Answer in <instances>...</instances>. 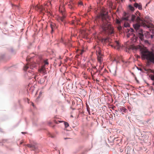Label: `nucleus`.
Returning <instances> with one entry per match:
<instances>
[{
	"label": "nucleus",
	"mask_w": 154,
	"mask_h": 154,
	"mask_svg": "<svg viewBox=\"0 0 154 154\" xmlns=\"http://www.w3.org/2000/svg\"><path fill=\"white\" fill-rule=\"evenodd\" d=\"M123 20H130L133 22H137V23L133 24V26L137 32H138V36L141 40H143L144 38L143 31L140 29V26H143L144 27L149 29L150 31H154V25L151 23V22L146 19L143 20L141 19L137 14L129 16L128 14H125V16L123 18Z\"/></svg>",
	"instance_id": "nucleus-1"
},
{
	"label": "nucleus",
	"mask_w": 154,
	"mask_h": 154,
	"mask_svg": "<svg viewBox=\"0 0 154 154\" xmlns=\"http://www.w3.org/2000/svg\"><path fill=\"white\" fill-rule=\"evenodd\" d=\"M98 17L101 19L102 22L100 26L101 31L104 33L109 35L114 33L113 27L112 26L111 23L108 21L107 12L102 11Z\"/></svg>",
	"instance_id": "nucleus-2"
},
{
	"label": "nucleus",
	"mask_w": 154,
	"mask_h": 154,
	"mask_svg": "<svg viewBox=\"0 0 154 154\" xmlns=\"http://www.w3.org/2000/svg\"><path fill=\"white\" fill-rule=\"evenodd\" d=\"M141 58L143 59H146L154 63V54L147 49H143L141 50Z\"/></svg>",
	"instance_id": "nucleus-3"
},
{
	"label": "nucleus",
	"mask_w": 154,
	"mask_h": 154,
	"mask_svg": "<svg viewBox=\"0 0 154 154\" xmlns=\"http://www.w3.org/2000/svg\"><path fill=\"white\" fill-rule=\"evenodd\" d=\"M64 11V8L63 6H60L59 7V11L63 15L62 17H59L57 18V20L59 22H64V20L66 17L65 15L63 14V12Z\"/></svg>",
	"instance_id": "nucleus-4"
},
{
	"label": "nucleus",
	"mask_w": 154,
	"mask_h": 154,
	"mask_svg": "<svg viewBox=\"0 0 154 154\" xmlns=\"http://www.w3.org/2000/svg\"><path fill=\"white\" fill-rule=\"evenodd\" d=\"M111 39L109 38H104L102 39V41L106 43H108V44H109L112 47L116 46L117 48H119V44L118 42L117 41H115V44L113 45L111 44Z\"/></svg>",
	"instance_id": "nucleus-5"
},
{
	"label": "nucleus",
	"mask_w": 154,
	"mask_h": 154,
	"mask_svg": "<svg viewBox=\"0 0 154 154\" xmlns=\"http://www.w3.org/2000/svg\"><path fill=\"white\" fill-rule=\"evenodd\" d=\"M36 66V63H31L29 65L28 63L24 66L23 69L24 71H26L29 68L31 69H33Z\"/></svg>",
	"instance_id": "nucleus-6"
},
{
	"label": "nucleus",
	"mask_w": 154,
	"mask_h": 154,
	"mask_svg": "<svg viewBox=\"0 0 154 154\" xmlns=\"http://www.w3.org/2000/svg\"><path fill=\"white\" fill-rule=\"evenodd\" d=\"M34 8L35 10L38 11L40 12H42L45 8L42 5H37L34 7Z\"/></svg>",
	"instance_id": "nucleus-7"
},
{
	"label": "nucleus",
	"mask_w": 154,
	"mask_h": 154,
	"mask_svg": "<svg viewBox=\"0 0 154 154\" xmlns=\"http://www.w3.org/2000/svg\"><path fill=\"white\" fill-rule=\"evenodd\" d=\"M38 71L44 74H45L46 72L45 66H42L40 68L38 69Z\"/></svg>",
	"instance_id": "nucleus-8"
},
{
	"label": "nucleus",
	"mask_w": 154,
	"mask_h": 154,
	"mask_svg": "<svg viewBox=\"0 0 154 154\" xmlns=\"http://www.w3.org/2000/svg\"><path fill=\"white\" fill-rule=\"evenodd\" d=\"M97 72V69L95 66H93L92 67V68L91 72V74L92 75L93 74L94 75L96 74Z\"/></svg>",
	"instance_id": "nucleus-9"
},
{
	"label": "nucleus",
	"mask_w": 154,
	"mask_h": 154,
	"mask_svg": "<svg viewBox=\"0 0 154 154\" xmlns=\"http://www.w3.org/2000/svg\"><path fill=\"white\" fill-rule=\"evenodd\" d=\"M50 26L51 28V33H52L54 29L56 28V25L55 23H52L50 24Z\"/></svg>",
	"instance_id": "nucleus-10"
},
{
	"label": "nucleus",
	"mask_w": 154,
	"mask_h": 154,
	"mask_svg": "<svg viewBox=\"0 0 154 154\" xmlns=\"http://www.w3.org/2000/svg\"><path fill=\"white\" fill-rule=\"evenodd\" d=\"M97 59L98 62L99 63L100 65L102 63V62L103 61V58L102 56H97Z\"/></svg>",
	"instance_id": "nucleus-11"
},
{
	"label": "nucleus",
	"mask_w": 154,
	"mask_h": 154,
	"mask_svg": "<svg viewBox=\"0 0 154 154\" xmlns=\"http://www.w3.org/2000/svg\"><path fill=\"white\" fill-rule=\"evenodd\" d=\"M145 36L147 38H148L151 37V38H153V35H150L149 32H146V33H145Z\"/></svg>",
	"instance_id": "nucleus-12"
},
{
	"label": "nucleus",
	"mask_w": 154,
	"mask_h": 154,
	"mask_svg": "<svg viewBox=\"0 0 154 154\" xmlns=\"http://www.w3.org/2000/svg\"><path fill=\"white\" fill-rule=\"evenodd\" d=\"M128 7L129 9L132 11H134V9L133 7L131 5H130L128 6Z\"/></svg>",
	"instance_id": "nucleus-13"
},
{
	"label": "nucleus",
	"mask_w": 154,
	"mask_h": 154,
	"mask_svg": "<svg viewBox=\"0 0 154 154\" xmlns=\"http://www.w3.org/2000/svg\"><path fill=\"white\" fill-rule=\"evenodd\" d=\"M97 56H102L101 51L100 50H99L97 52Z\"/></svg>",
	"instance_id": "nucleus-14"
},
{
	"label": "nucleus",
	"mask_w": 154,
	"mask_h": 154,
	"mask_svg": "<svg viewBox=\"0 0 154 154\" xmlns=\"http://www.w3.org/2000/svg\"><path fill=\"white\" fill-rule=\"evenodd\" d=\"M125 27H127L130 26V24L128 23H125L124 24Z\"/></svg>",
	"instance_id": "nucleus-15"
},
{
	"label": "nucleus",
	"mask_w": 154,
	"mask_h": 154,
	"mask_svg": "<svg viewBox=\"0 0 154 154\" xmlns=\"http://www.w3.org/2000/svg\"><path fill=\"white\" fill-rule=\"evenodd\" d=\"M69 8H70L71 9H74V7L73 5H72L71 4H69L68 5Z\"/></svg>",
	"instance_id": "nucleus-16"
},
{
	"label": "nucleus",
	"mask_w": 154,
	"mask_h": 154,
	"mask_svg": "<svg viewBox=\"0 0 154 154\" xmlns=\"http://www.w3.org/2000/svg\"><path fill=\"white\" fill-rule=\"evenodd\" d=\"M44 66H45L46 65H48V60H44Z\"/></svg>",
	"instance_id": "nucleus-17"
},
{
	"label": "nucleus",
	"mask_w": 154,
	"mask_h": 154,
	"mask_svg": "<svg viewBox=\"0 0 154 154\" xmlns=\"http://www.w3.org/2000/svg\"><path fill=\"white\" fill-rule=\"evenodd\" d=\"M64 124L66 128H67L69 126L68 123L67 122H64Z\"/></svg>",
	"instance_id": "nucleus-18"
},
{
	"label": "nucleus",
	"mask_w": 154,
	"mask_h": 154,
	"mask_svg": "<svg viewBox=\"0 0 154 154\" xmlns=\"http://www.w3.org/2000/svg\"><path fill=\"white\" fill-rule=\"evenodd\" d=\"M27 146L30 148L33 147L34 148H35L34 146L32 145L28 144L27 145Z\"/></svg>",
	"instance_id": "nucleus-19"
},
{
	"label": "nucleus",
	"mask_w": 154,
	"mask_h": 154,
	"mask_svg": "<svg viewBox=\"0 0 154 154\" xmlns=\"http://www.w3.org/2000/svg\"><path fill=\"white\" fill-rule=\"evenodd\" d=\"M129 49H132V50H133L135 48V46H133V45H131L129 47Z\"/></svg>",
	"instance_id": "nucleus-20"
},
{
	"label": "nucleus",
	"mask_w": 154,
	"mask_h": 154,
	"mask_svg": "<svg viewBox=\"0 0 154 154\" xmlns=\"http://www.w3.org/2000/svg\"><path fill=\"white\" fill-rule=\"evenodd\" d=\"M139 5V4L136 3H135L134 4V6L136 8H137L138 7V6Z\"/></svg>",
	"instance_id": "nucleus-21"
},
{
	"label": "nucleus",
	"mask_w": 154,
	"mask_h": 154,
	"mask_svg": "<svg viewBox=\"0 0 154 154\" xmlns=\"http://www.w3.org/2000/svg\"><path fill=\"white\" fill-rule=\"evenodd\" d=\"M138 8L139 10H141L142 9V5H139L138 6Z\"/></svg>",
	"instance_id": "nucleus-22"
},
{
	"label": "nucleus",
	"mask_w": 154,
	"mask_h": 154,
	"mask_svg": "<svg viewBox=\"0 0 154 154\" xmlns=\"http://www.w3.org/2000/svg\"><path fill=\"white\" fill-rule=\"evenodd\" d=\"M118 58V57H117L116 58L114 59V61H116L117 63L118 62V60H117V58Z\"/></svg>",
	"instance_id": "nucleus-23"
},
{
	"label": "nucleus",
	"mask_w": 154,
	"mask_h": 154,
	"mask_svg": "<svg viewBox=\"0 0 154 154\" xmlns=\"http://www.w3.org/2000/svg\"><path fill=\"white\" fill-rule=\"evenodd\" d=\"M116 23L119 24L120 23V21L118 20V19H116Z\"/></svg>",
	"instance_id": "nucleus-24"
},
{
	"label": "nucleus",
	"mask_w": 154,
	"mask_h": 154,
	"mask_svg": "<svg viewBox=\"0 0 154 154\" xmlns=\"http://www.w3.org/2000/svg\"><path fill=\"white\" fill-rule=\"evenodd\" d=\"M130 30L131 32H133L134 31V29L132 28H131L130 29Z\"/></svg>",
	"instance_id": "nucleus-25"
},
{
	"label": "nucleus",
	"mask_w": 154,
	"mask_h": 154,
	"mask_svg": "<svg viewBox=\"0 0 154 154\" xmlns=\"http://www.w3.org/2000/svg\"><path fill=\"white\" fill-rule=\"evenodd\" d=\"M122 29V27L121 26H119L118 27V29L119 30H120L121 29Z\"/></svg>",
	"instance_id": "nucleus-26"
},
{
	"label": "nucleus",
	"mask_w": 154,
	"mask_h": 154,
	"mask_svg": "<svg viewBox=\"0 0 154 154\" xmlns=\"http://www.w3.org/2000/svg\"><path fill=\"white\" fill-rule=\"evenodd\" d=\"M87 111L89 113H90V112H89V107L88 106V107H87Z\"/></svg>",
	"instance_id": "nucleus-27"
},
{
	"label": "nucleus",
	"mask_w": 154,
	"mask_h": 154,
	"mask_svg": "<svg viewBox=\"0 0 154 154\" xmlns=\"http://www.w3.org/2000/svg\"><path fill=\"white\" fill-rule=\"evenodd\" d=\"M82 2H80L79 3V5H82Z\"/></svg>",
	"instance_id": "nucleus-28"
},
{
	"label": "nucleus",
	"mask_w": 154,
	"mask_h": 154,
	"mask_svg": "<svg viewBox=\"0 0 154 154\" xmlns=\"http://www.w3.org/2000/svg\"><path fill=\"white\" fill-rule=\"evenodd\" d=\"M84 51L83 50H82L81 51V53H80V54H82L83 53V52Z\"/></svg>",
	"instance_id": "nucleus-29"
},
{
	"label": "nucleus",
	"mask_w": 154,
	"mask_h": 154,
	"mask_svg": "<svg viewBox=\"0 0 154 154\" xmlns=\"http://www.w3.org/2000/svg\"><path fill=\"white\" fill-rule=\"evenodd\" d=\"M120 151L121 152H122L123 151V150L122 149H120Z\"/></svg>",
	"instance_id": "nucleus-30"
},
{
	"label": "nucleus",
	"mask_w": 154,
	"mask_h": 154,
	"mask_svg": "<svg viewBox=\"0 0 154 154\" xmlns=\"http://www.w3.org/2000/svg\"><path fill=\"white\" fill-rule=\"evenodd\" d=\"M149 3V2L147 4H146V6H147V5Z\"/></svg>",
	"instance_id": "nucleus-31"
},
{
	"label": "nucleus",
	"mask_w": 154,
	"mask_h": 154,
	"mask_svg": "<svg viewBox=\"0 0 154 154\" xmlns=\"http://www.w3.org/2000/svg\"><path fill=\"white\" fill-rule=\"evenodd\" d=\"M32 105L33 106H34V104L33 103H32Z\"/></svg>",
	"instance_id": "nucleus-32"
},
{
	"label": "nucleus",
	"mask_w": 154,
	"mask_h": 154,
	"mask_svg": "<svg viewBox=\"0 0 154 154\" xmlns=\"http://www.w3.org/2000/svg\"><path fill=\"white\" fill-rule=\"evenodd\" d=\"M127 37H129V35L128 34V35H127Z\"/></svg>",
	"instance_id": "nucleus-33"
},
{
	"label": "nucleus",
	"mask_w": 154,
	"mask_h": 154,
	"mask_svg": "<svg viewBox=\"0 0 154 154\" xmlns=\"http://www.w3.org/2000/svg\"><path fill=\"white\" fill-rule=\"evenodd\" d=\"M145 42H148V41H147V40H146V41H145Z\"/></svg>",
	"instance_id": "nucleus-34"
},
{
	"label": "nucleus",
	"mask_w": 154,
	"mask_h": 154,
	"mask_svg": "<svg viewBox=\"0 0 154 154\" xmlns=\"http://www.w3.org/2000/svg\"><path fill=\"white\" fill-rule=\"evenodd\" d=\"M28 57H27V58H26V60L27 61L28 60Z\"/></svg>",
	"instance_id": "nucleus-35"
},
{
	"label": "nucleus",
	"mask_w": 154,
	"mask_h": 154,
	"mask_svg": "<svg viewBox=\"0 0 154 154\" xmlns=\"http://www.w3.org/2000/svg\"><path fill=\"white\" fill-rule=\"evenodd\" d=\"M122 109H124V110H125V109H124V108H122Z\"/></svg>",
	"instance_id": "nucleus-36"
},
{
	"label": "nucleus",
	"mask_w": 154,
	"mask_h": 154,
	"mask_svg": "<svg viewBox=\"0 0 154 154\" xmlns=\"http://www.w3.org/2000/svg\"><path fill=\"white\" fill-rule=\"evenodd\" d=\"M22 134L25 133H24V132H22Z\"/></svg>",
	"instance_id": "nucleus-37"
},
{
	"label": "nucleus",
	"mask_w": 154,
	"mask_h": 154,
	"mask_svg": "<svg viewBox=\"0 0 154 154\" xmlns=\"http://www.w3.org/2000/svg\"><path fill=\"white\" fill-rule=\"evenodd\" d=\"M67 138H65L64 139H67Z\"/></svg>",
	"instance_id": "nucleus-38"
},
{
	"label": "nucleus",
	"mask_w": 154,
	"mask_h": 154,
	"mask_svg": "<svg viewBox=\"0 0 154 154\" xmlns=\"http://www.w3.org/2000/svg\"><path fill=\"white\" fill-rule=\"evenodd\" d=\"M45 6H46V4H45Z\"/></svg>",
	"instance_id": "nucleus-39"
},
{
	"label": "nucleus",
	"mask_w": 154,
	"mask_h": 154,
	"mask_svg": "<svg viewBox=\"0 0 154 154\" xmlns=\"http://www.w3.org/2000/svg\"><path fill=\"white\" fill-rule=\"evenodd\" d=\"M122 1V0H121Z\"/></svg>",
	"instance_id": "nucleus-40"
}]
</instances>
